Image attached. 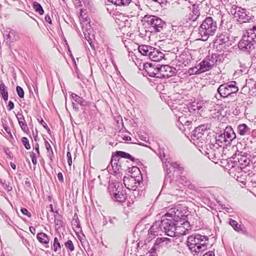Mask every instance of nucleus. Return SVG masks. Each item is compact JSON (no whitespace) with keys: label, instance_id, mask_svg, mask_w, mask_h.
Listing matches in <instances>:
<instances>
[{"label":"nucleus","instance_id":"nucleus-23","mask_svg":"<svg viewBox=\"0 0 256 256\" xmlns=\"http://www.w3.org/2000/svg\"><path fill=\"white\" fill-rule=\"evenodd\" d=\"M164 58V54L153 48V50H152L149 58L154 62H160Z\"/></svg>","mask_w":256,"mask_h":256},{"label":"nucleus","instance_id":"nucleus-25","mask_svg":"<svg viewBox=\"0 0 256 256\" xmlns=\"http://www.w3.org/2000/svg\"><path fill=\"white\" fill-rule=\"evenodd\" d=\"M120 160V158H118L116 154L114 156H112L111 158V166L114 172L115 173L119 171L120 169L121 168V166L119 164Z\"/></svg>","mask_w":256,"mask_h":256},{"label":"nucleus","instance_id":"nucleus-57","mask_svg":"<svg viewBox=\"0 0 256 256\" xmlns=\"http://www.w3.org/2000/svg\"><path fill=\"white\" fill-rule=\"evenodd\" d=\"M204 254L206 256H214V253L212 251L208 252Z\"/></svg>","mask_w":256,"mask_h":256},{"label":"nucleus","instance_id":"nucleus-45","mask_svg":"<svg viewBox=\"0 0 256 256\" xmlns=\"http://www.w3.org/2000/svg\"><path fill=\"white\" fill-rule=\"evenodd\" d=\"M16 90L18 96L20 98H23L24 97V92L23 89L20 86H17L16 88Z\"/></svg>","mask_w":256,"mask_h":256},{"label":"nucleus","instance_id":"nucleus-39","mask_svg":"<svg viewBox=\"0 0 256 256\" xmlns=\"http://www.w3.org/2000/svg\"><path fill=\"white\" fill-rule=\"evenodd\" d=\"M132 0H115L114 4L116 6H128Z\"/></svg>","mask_w":256,"mask_h":256},{"label":"nucleus","instance_id":"nucleus-54","mask_svg":"<svg viewBox=\"0 0 256 256\" xmlns=\"http://www.w3.org/2000/svg\"><path fill=\"white\" fill-rule=\"evenodd\" d=\"M164 242L162 238H158L156 241L155 244H160L161 243Z\"/></svg>","mask_w":256,"mask_h":256},{"label":"nucleus","instance_id":"nucleus-37","mask_svg":"<svg viewBox=\"0 0 256 256\" xmlns=\"http://www.w3.org/2000/svg\"><path fill=\"white\" fill-rule=\"evenodd\" d=\"M33 8L35 11L38 12L40 15H42L44 14V10L42 7L38 2H34Z\"/></svg>","mask_w":256,"mask_h":256},{"label":"nucleus","instance_id":"nucleus-64","mask_svg":"<svg viewBox=\"0 0 256 256\" xmlns=\"http://www.w3.org/2000/svg\"><path fill=\"white\" fill-rule=\"evenodd\" d=\"M252 188H256V182H252Z\"/></svg>","mask_w":256,"mask_h":256},{"label":"nucleus","instance_id":"nucleus-9","mask_svg":"<svg viewBox=\"0 0 256 256\" xmlns=\"http://www.w3.org/2000/svg\"><path fill=\"white\" fill-rule=\"evenodd\" d=\"M144 20L152 32H161L166 24L165 22L160 18L154 16H146Z\"/></svg>","mask_w":256,"mask_h":256},{"label":"nucleus","instance_id":"nucleus-8","mask_svg":"<svg viewBox=\"0 0 256 256\" xmlns=\"http://www.w3.org/2000/svg\"><path fill=\"white\" fill-rule=\"evenodd\" d=\"M230 161L234 164L232 168L236 167L240 168L241 170L243 168H250L254 166L251 160L248 158L247 156L238 154H234L231 158ZM250 170V169L248 170Z\"/></svg>","mask_w":256,"mask_h":256},{"label":"nucleus","instance_id":"nucleus-56","mask_svg":"<svg viewBox=\"0 0 256 256\" xmlns=\"http://www.w3.org/2000/svg\"><path fill=\"white\" fill-rule=\"evenodd\" d=\"M40 124L42 125V126L46 129L48 128V125L46 124L44 121V120L42 118L40 121Z\"/></svg>","mask_w":256,"mask_h":256},{"label":"nucleus","instance_id":"nucleus-30","mask_svg":"<svg viewBox=\"0 0 256 256\" xmlns=\"http://www.w3.org/2000/svg\"><path fill=\"white\" fill-rule=\"evenodd\" d=\"M244 34L256 42V24L248 29Z\"/></svg>","mask_w":256,"mask_h":256},{"label":"nucleus","instance_id":"nucleus-55","mask_svg":"<svg viewBox=\"0 0 256 256\" xmlns=\"http://www.w3.org/2000/svg\"><path fill=\"white\" fill-rule=\"evenodd\" d=\"M45 20L46 22H48L49 24H52V20H51V18H50V16H48V15L46 16Z\"/></svg>","mask_w":256,"mask_h":256},{"label":"nucleus","instance_id":"nucleus-13","mask_svg":"<svg viewBox=\"0 0 256 256\" xmlns=\"http://www.w3.org/2000/svg\"><path fill=\"white\" fill-rule=\"evenodd\" d=\"M160 64L156 63H146L144 64V76H148L150 77L158 78V73L160 72Z\"/></svg>","mask_w":256,"mask_h":256},{"label":"nucleus","instance_id":"nucleus-6","mask_svg":"<svg viewBox=\"0 0 256 256\" xmlns=\"http://www.w3.org/2000/svg\"><path fill=\"white\" fill-rule=\"evenodd\" d=\"M238 88L236 86V82H231L222 84L217 89L218 95H216V98L220 100V98H226L228 96H234L238 92Z\"/></svg>","mask_w":256,"mask_h":256},{"label":"nucleus","instance_id":"nucleus-16","mask_svg":"<svg viewBox=\"0 0 256 256\" xmlns=\"http://www.w3.org/2000/svg\"><path fill=\"white\" fill-rule=\"evenodd\" d=\"M192 122V119L190 116L182 115L178 117L176 125L180 130L186 131V129L190 130L189 126L190 125Z\"/></svg>","mask_w":256,"mask_h":256},{"label":"nucleus","instance_id":"nucleus-59","mask_svg":"<svg viewBox=\"0 0 256 256\" xmlns=\"http://www.w3.org/2000/svg\"><path fill=\"white\" fill-rule=\"evenodd\" d=\"M163 242H166V244L170 242V240L167 238H162Z\"/></svg>","mask_w":256,"mask_h":256},{"label":"nucleus","instance_id":"nucleus-1","mask_svg":"<svg viewBox=\"0 0 256 256\" xmlns=\"http://www.w3.org/2000/svg\"><path fill=\"white\" fill-rule=\"evenodd\" d=\"M186 220V216L180 207L175 206L169 209L162 216L160 222H156L148 230V234L158 236L160 231L166 235L174 237L179 224H182Z\"/></svg>","mask_w":256,"mask_h":256},{"label":"nucleus","instance_id":"nucleus-29","mask_svg":"<svg viewBox=\"0 0 256 256\" xmlns=\"http://www.w3.org/2000/svg\"><path fill=\"white\" fill-rule=\"evenodd\" d=\"M153 47L147 45H141L138 46V52L143 56H150Z\"/></svg>","mask_w":256,"mask_h":256},{"label":"nucleus","instance_id":"nucleus-62","mask_svg":"<svg viewBox=\"0 0 256 256\" xmlns=\"http://www.w3.org/2000/svg\"><path fill=\"white\" fill-rule=\"evenodd\" d=\"M10 166L12 168V169L16 170V166L12 162H10Z\"/></svg>","mask_w":256,"mask_h":256},{"label":"nucleus","instance_id":"nucleus-58","mask_svg":"<svg viewBox=\"0 0 256 256\" xmlns=\"http://www.w3.org/2000/svg\"><path fill=\"white\" fill-rule=\"evenodd\" d=\"M84 34L85 36V37L86 38V39L88 41V43L90 44L91 46H92V41H91V40H90V38H88V39L87 38V36H86V34L84 32Z\"/></svg>","mask_w":256,"mask_h":256},{"label":"nucleus","instance_id":"nucleus-52","mask_svg":"<svg viewBox=\"0 0 256 256\" xmlns=\"http://www.w3.org/2000/svg\"><path fill=\"white\" fill-rule=\"evenodd\" d=\"M58 178L59 180V181L62 182L64 181V178L62 172H59L58 174Z\"/></svg>","mask_w":256,"mask_h":256},{"label":"nucleus","instance_id":"nucleus-20","mask_svg":"<svg viewBox=\"0 0 256 256\" xmlns=\"http://www.w3.org/2000/svg\"><path fill=\"white\" fill-rule=\"evenodd\" d=\"M237 133L240 136H248L250 135L252 128L245 124H242L237 126Z\"/></svg>","mask_w":256,"mask_h":256},{"label":"nucleus","instance_id":"nucleus-14","mask_svg":"<svg viewBox=\"0 0 256 256\" xmlns=\"http://www.w3.org/2000/svg\"><path fill=\"white\" fill-rule=\"evenodd\" d=\"M238 46L242 50L250 52L255 48L256 42L244 34L238 42Z\"/></svg>","mask_w":256,"mask_h":256},{"label":"nucleus","instance_id":"nucleus-42","mask_svg":"<svg viewBox=\"0 0 256 256\" xmlns=\"http://www.w3.org/2000/svg\"><path fill=\"white\" fill-rule=\"evenodd\" d=\"M22 142L26 150H30V146L28 140L26 138H22Z\"/></svg>","mask_w":256,"mask_h":256},{"label":"nucleus","instance_id":"nucleus-38","mask_svg":"<svg viewBox=\"0 0 256 256\" xmlns=\"http://www.w3.org/2000/svg\"><path fill=\"white\" fill-rule=\"evenodd\" d=\"M168 162L170 164V166H172L176 170H177L180 172H182L184 169V168H183V166H181V164H178L176 162Z\"/></svg>","mask_w":256,"mask_h":256},{"label":"nucleus","instance_id":"nucleus-43","mask_svg":"<svg viewBox=\"0 0 256 256\" xmlns=\"http://www.w3.org/2000/svg\"><path fill=\"white\" fill-rule=\"evenodd\" d=\"M1 183H2V188L6 190L7 192H10V191L12 190V187L10 186V183L9 182H6L5 180H4V182H2V180L1 181Z\"/></svg>","mask_w":256,"mask_h":256},{"label":"nucleus","instance_id":"nucleus-61","mask_svg":"<svg viewBox=\"0 0 256 256\" xmlns=\"http://www.w3.org/2000/svg\"><path fill=\"white\" fill-rule=\"evenodd\" d=\"M30 232L33 234H34L36 232V229L33 227L30 226Z\"/></svg>","mask_w":256,"mask_h":256},{"label":"nucleus","instance_id":"nucleus-40","mask_svg":"<svg viewBox=\"0 0 256 256\" xmlns=\"http://www.w3.org/2000/svg\"><path fill=\"white\" fill-rule=\"evenodd\" d=\"M53 247H54V250L55 252L58 251V248H61L60 244L58 241V238H56V237H55L54 238Z\"/></svg>","mask_w":256,"mask_h":256},{"label":"nucleus","instance_id":"nucleus-63","mask_svg":"<svg viewBox=\"0 0 256 256\" xmlns=\"http://www.w3.org/2000/svg\"><path fill=\"white\" fill-rule=\"evenodd\" d=\"M178 48H174L173 50H168V52H172L173 53H174L176 52H178Z\"/></svg>","mask_w":256,"mask_h":256},{"label":"nucleus","instance_id":"nucleus-41","mask_svg":"<svg viewBox=\"0 0 256 256\" xmlns=\"http://www.w3.org/2000/svg\"><path fill=\"white\" fill-rule=\"evenodd\" d=\"M66 248L69 249L71 252L74 250V246L72 240H68L64 244Z\"/></svg>","mask_w":256,"mask_h":256},{"label":"nucleus","instance_id":"nucleus-28","mask_svg":"<svg viewBox=\"0 0 256 256\" xmlns=\"http://www.w3.org/2000/svg\"><path fill=\"white\" fill-rule=\"evenodd\" d=\"M116 22L120 26H124L126 22L128 21L127 18L122 14H116L114 16Z\"/></svg>","mask_w":256,"mask_h":256},{"label":"nucleus","instance_id":"nucleus-53","mask_svg":"<svg viewBox=\"0 0 256 256\" xmlns=\"http://www.w3.org/2000/svg\"><path fill=\"white\" fill-rule=\"evenodd\" d=\"M198 110H202L206 108V106L204 104L202 103H198Z\"/></svg>","mask_w":256,"mask_h":256},{"label":"nucleus","instance_id":"nucleus-17","mask_svg":"<svg viewBox=\"0 0 256 256\" xmlns=\"http://www.w3.org/2000/svg\"><path fill=\"white\" fill-rule=\"evenodd\" d=\"M216 42L222 48L225 49L232 45V41L230 40V35L227 32H223L218 34L216 38Z\"/></svg>","mask_w":256,"mask_h":256},{"label":"nucleus","instance_id":"nucleus-3","mask_svg":"<svg viewBox=\"0 0 256 256\" xmlns=\"http://www.w3.org/2000/svg\"><path fill=\"white\" fill-rule=\"evenodd\" d=\"M218 28L216 22L211 16H208L202 22L198 28L200 40L205 41L214 36Z\"/></svg>","mask_w":256,"mask_h":256},{"label":"nucleus","instance_id":"nucleus-15","mask_svg":"<svg viewBox=\"0 0 256 256\" xmlns=\"http://www.w3.org/2000/svg\"><path fill=\"white\" fill-rule=\"evenodd\" d=\"M160 72L157 75L160 78H166L175 75L176 73V69L168 65H160Z\"/></svg>","mask_w":256,"mask_h":256},{"label":"nucleus","instance_id":"nucleus-34","mask_svg":"<svg viewBox=\"0 0 256 256\" xmlns=\"http://www.w3.org/2000/svg\"><path fill=\"white\" fill-rule=\"evenodd\" d=\"M216 138V142L214 144H218L219 146L222 147L223 144L228 142L222 133L218 134Z\"/></svg>","mask_w":256,"mask_h":256},{"label":"nucleus","instance_id":"nucleus-10","mask_svg":"<svg viewBox=\"0 0 256 256\" xmlns=\"http://www.w3.org/2000/svg\"><path fill=\"white\" fill-rule=\"evenodd\" d=\"M194 0H176V2L181 4L182 8H188L190 10L192 9V14H190L188 19L192 22H194L200 16V10L198 4H194Z\"/></svg>","mask_w":256,"mask_h":256},{"label":"nucleus","instance_id":"nucleus-32","mask_svg":"<svg viewBox=\"0 0 256 256\" xmlns=\"http://www.w3.org/2000/svg\"><path fill=\"white\" fill-rule=\"evenodd\" d=\"M180 182L185 186H188L190 190H194L195 186L185 176H181L180 178Z\"/></svg>","mask_w":256,"mask_h":256},{"label":"nucleus","instance_id":"nucleus-24","mask_svg":"<svg viewBox=\"0 0 256 256\" xmlns=\"http://www.w3.org/2000/svg\"><path fill=\"white\" fill-rule=\"evenodd\" d=\"M200 129L194 130L193 131V134L192 136V139L194 142H196L199 144L200 142L203 143L205 140V136L203 134H200L199 132Z\"/></svg>","mask_w":256,"mask_h":256},{"label":"nucleus","instance_id":"nucleus-27","mask_svg":"<svg viewBox=\"0 0 256 256\" xmlns=\"http://www.w3.org/2000/svg\"><path fill=\"white\" fill-rule=\"evenodd\" d=\"M16 118L18 119V124L22 131L24 132H29L27 124L25 120L24 116L22 114H18L16 116Z\"/></svg>","mask_w":256,"mask_h":256},{"label":"nucleus","instance_id":"nucleus-26","mask_svg":"<svg viewBox=\"0 0 256 256\" xmlns=\"http://www.w3.org/2000/svg\"><path fill=\"white\" fill-rule=\"evenodd\" d=\"M34 150H36V153L34 152H30V156L32 159V162L34 166L37 164V158L40 156V152L39 150V144L36 143L34 145Z\"/></svg>","mask_w":256,"mask_h":256},{"label":"nucleus","instance_id":"nucleus-48","mask_svg":"<svg viewBox=\"0 0 256 256\" xmlns=\"http://www.w3.org/2000/svg\"><path fill=\"white\" fill-rule=\"evenodd\" d=\"M20 211L23 214L28 216V218L31 217L30 213L26 208H22Z\"/></svg>","mask_w":256,"mask_h":256},{"label":"nucleus","instance_id":"nucleus-12","mask_svg":"<svg viewBox=\"0 0 256 256\" xmlns=\"http://www.w3.org/2000/svg\"><path fill=\"white\" fill-rule=\"evenodd\" d=\"M222 150V147L218 146V144H208L206 145V154L210 160L214 162L216 160L220 159Z\"/></svg>","mask_w":256,"mask_h":256},{"label":"nucleus","instance_id":"nucleus-33","mask_svg":"<svg viewBox=\"0 0 256 256\" xmlns=\"http://www.w3.org/2000/svg\"><path fill=\"white\" fill-rule=\"evenodd\" d=\"M0 94L2 96L4 100L6 102L8 100V92L4 83L0 84Z\"/></svg>","mask_w":256,"mask_h":256},{"label":"nucleus","instance_id":"nucleus-4","mask_svg":"<svg viewBox=\"0 0 256 256\" xmlns=\"http://www.w3.org/2000/svg\"><path fill=\"white\" fill-rule=\"evenodd\" d=\"M220 56L216 54L208 56L202 61L188 70L190 74H200L210 70L216 64Z\"/></svg>","mask_w":256,"mask_h":256},{"label":"nucleus","instance_id":"nucleus-2","mask_svg":"<svg viewBox=\"0 0 256 256\" xmlns=\"http://www.w3.org/2000/svg\"><path fill=\"white\" fill-rule=\"evenodd\" d=\"M208 242V236L196 234L188 236L186 242L192 252L198 253L207 250Z\"/></svg>","mask_w":256,"mask_h":256},{"label":"nucleus","instance_id":"nucleus-22","mask_svg":"<svg viewBox=\"0 0 256 256\" xmlns=\"http://www.w3.org/2000/svg\"><path fill=\"white\" fill-rule=\"evenodd\" d=\"M228 223L236 232L242 234L246 233V230L244 225L239 224L236 220L230 218Z\"/></svg>","mask_w":256,"mask_h":256},{"label":"nucleus","instance_id":"nucleus-35","mask_svg":"<svg viewBox=\"0 0 256 256\" xmlns=\"http://www.w3.org/2000/svg\"><path fill=\"white\" fill-rule=\"evenodd\" d=\"M71 96L75 102H76L80 105L86 106L87 104V102L82 98L80 97L76 94L72 93L71 94Z\"/></svg>","mask_w":256,"mask_h":256},{"label":"nucleus","instance_id":"nucleus-36","mask_svg":"<svg viewBox=\"0 0 256 256\" xmlns=\"http://www.w3.org/2000/svg\"><path fill=\"white\" fill-rule=\"evenodd\" d=\"M116 155L118 156V158H120H120H125L130 160L132 161H134V158H133L130 154H129L122 152V151H117L116 152Z\"/></svg>","mask_w":256,"mask_h":256},{"label":"nucleus","instance_id":"nucleus-44","mask_svg":"<svg viewBox=\"0 0 256 256\" xmlns=\"http://www.w3.org/2000/svg\"><path fill=\"white\" fill-rule=\"evenodd\" d=\"M198 102H193L189 106H188V107L190 108V114L196 110H198Z\"/></svg>","mask_w":256,"mask_h":256},{"label":"nucleus","instance_id":"nucleus-50","mask_svg":"<svg viewBox=\"0 0 256 256\" xmlns=\"http://www.w3.org/2000/svg\"><path fill=\"white\" fill-rule=\"evenodd\" d=\"M14 105L12 101H9L8 106V110L10 111L14 108Z\"/></svg>","mask_w":256,"mask_h":256},{"label":"nucleus","instance_id":"nucleus-7","mask_svg":"<svg viewBox=\"0 0 256 256\" xmlns=\"http://www.w3.org/2000/svg\"><path fill=\"white\" fill-rule=\"evenodd\" d=\"M232 8L231 14L240 24L250 22L254 20V16L248 10L238 6Z\"/></svg>","mask_w":256,"mask_h":256},{"label":"nucleus","instance_id":"nucleus-47","mask_svg":"<svg viewBox=\"0 0 256 256\" xmlns=\"http://www.w3.org/2000/svg\"><path fill=\"white\" fill-rule=\"evenodd\" d=\"M198 130L200 134H203V135H204V133L206 132V128L204 126H200L196 128L194 130Z\"/></svg>","mask_w":256,"mask_h":256},{"label":"nucleus","instance_id":"nucleus-46","mask_svg":"<svg viewBox=\"0 0 256 256\" xmlns=\"http://www.w3.org/2000/svg\"><path fill=\"white\" fill-rule=\"evenodd\" d=\"M230 18V16H229V14L221 15V24L222 25L225 23H227Z\"/></svg>","mask_w":256,"mask_h":256},{"label":"nucleus","instance_id":"nucleus-21","mask_svg":"<svg viewBox=\"0 0 256 256\" xmlns=\"http://www.w3.org/2000/svg\"><path fill=\"white\" fill-rule=\"evenodd\" d=\"M222 134L224 136H225L228 144H230L233 140L236 138V134L233 128L230 126H226Z\"/></svg>","mask_w":256,"mask_h":256},{"label":"nucleus","instance_id":"nucleus-11","mask_svg":"<svg viewBox=\"0 0 256 256\" xmlns=\"http://www.w3.org/2000/svg\"><path fill=\"white\" fill-rule=\"evenodd\" d=\"M174 114L177 117L182 115L190 116V109L188 106L182 102L180 100H176L174 102L168 104Z\"/></svg>","mask_w":256,"mask_h":256},{"label":"nucleus","instance_id":"nucleus-31","mask_svg":"<svg viewBox=\"0 0 256 256\" xmlns=\"http://www.w3.org/2000/svg\"><path fill=\"white\" fill-rule=\"evenodd\" d=\"M37 238L40 242L44 244H48L50 241L48 236L44 232H40L37 234Z\"/></svg>","mask_w":256,"mask_h":256},{"label":"nucleus","instance_id":"nucleus-51","mask_svg":"<svg viewBox=\"0 0 256 256\" xmlns=\"http://www.w3.org/2000/svg\"><path fill=\"white\" fill-rule=\"evenodd\" d=\"M45 146H46V149L47 150L48 152L50 151L51 152H52V150L51 147V146L50 145L49 142L46 140L45 142Z\"/></svg>","mask_w":256,"mask_h":256},{"label":"nucleus","instance_id":"nucleus-5","mask_svg":"<svg viewBox=\"0 0 256 256\" xmlns=\"http://www.w3.org/2000/svg\"><path fill=\"white\" fill-rule=\"evenodd\" d=\"M108 191L114 200L124 202L127 198V193L125 188L120 186L119 183L113 182L109 184Z\"/></svg>","mask_w":256,"mask_h":256},{"label":"nucleus","instance_id":"nucleus-19","mask_svg":"<svg viewBox=\"0 0 256 256\" xmlns=\"http://www.w3.org/2000/svg\"><path fill=\"white\" fill-rule=\"evenodd\" d=\"M176 65L182 68L188 66L190 62L189 56L186 53H182L178 56H176Z\"/></svg>","mask_w":256,"mask_h":256},{"label":"nucleus","instance_id":"nucleus-49","mask_svg":"<svg viewBox=\"0 0 256 256\" xmlns=\"http://www.w3.org/2000/svg\"><path fill=\"white\" fill-rule=\"evenodd\" d=\"M66 156L68 157V162L70 166L72 164V155L70 152H68L66 154Z\"/></svg>","mask_w":256,"mask_h":256},{"label":"nucleus","instance_id":"nucleus-60","mask_svg":"<svg viewBox=\"0 0 256 256\" xmlns=\"http://www.w3.org/2000/svg\"><path fill=\"white\" fill-rule=\"evenodd\" d=\"M123 140H130L131 138L129 136H124L123 137Z\"/></svg>","mask_w":256,"mask_h":256},{"label":"nucleus","instance_id":"nucleus-18","mask_svg":"<svg viewBox=\"0 0 256 256\" xmlns=\"http://www.w3.org/2000/svg\"><path fill=\"white\" fill-rule=\"evenodd\" d=\"M124 177V182L125 186L128 190H136L138 186L140 184L139 180H136L134 177L130 176L126 179Z\"/></svg>","mask_w":256,"mask_h":256}]
</instances>
